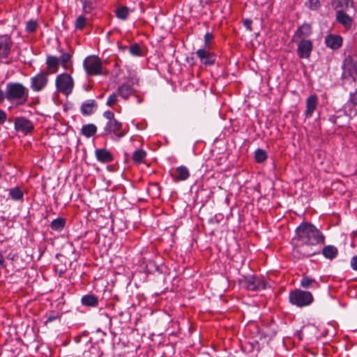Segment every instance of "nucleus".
<instances>
[{"mask_svg":"<svg viewBox=\"0 0 357 357\" xmlns=\"http://www.w3.org/2000/svg\"><path fill=\"white\" fill-rule=\"evenodd\" d=\"M86 24V19L83 15H79L77 17L75 23V29L77 30H82Z\"/></svg>","mask_w":357,"mask_h":357,"instance_id":"c9c22d12","label":"nucleus"},{"mask_svg":"<svg viewBox=\"0 0 357 357\" xmlns=\"http://www.w3.org/2000/svg\"><path fill=\"white\" fill-rule=\"evenodd\" d=\"M59 59V63L61 64L62 67L64 69H67L68 63L70 62L71 59V55L69 53L65 52L63 53Z\"/></svg>","mask_w":357,"mask_h":357,"instance_id":"72a5a7b5","label":"nucleus"},{"mask_svg":"<svg viewBox=\"0 0 357 357\" xmlns=\"http://www.w3.org/2000/svg\"><path fill=\"white\" fill-rule=\"evenodd\" d=\"M132 12V10L125 6H119L115 10L116 17L121 20L125 21L128 19V17Z\"/></svg>","mask_w":357,"mask_h":357,"instance_id":"5701e85b","label":"nucleus"},{"mask_svg":"<svg viewBox=\"0 0 357 357\" xmlns=\"http://www.w3.org/2000/svg\"><path fill=\"white\" fill-rule=\"evenodd\" d=\"M141 102H142V100H141V99H139V100H138V102H139V103H140Z\"/></svg>","mask_w":357,"mask_h":357,"instance_id":"864d4df0","label":"nucleus"},{"mask_svg":"<svg viewBox=\"0 0 357 357\" xmlns=\"http://www.w3.org/2000/svg\"><path fill=\"white\" fill-rule=\"evenodd\" d=\"M255 159L257 162L261 163L267 159V153L266 151L258 149L255 152Z\"/></svg>","mask_w":357,"mask_h":357,"instance_id":"7c9ffc66","label":"nucleus"},{"mask_svg":"<svg viewBox=\"0 0 357 357\" xmlns=\"http://www.w3.org/2000/svg\"><path fill=\"white\" fill-rule=\"evenodd\" d=\"M98 107L95 100L89 99L84 101L80 107V112L83 116H90L93 114Z\"/></svg>","mask_w":357,"mask_h":357,"instance_id":"dca6fc26","label":"nucleus"},{"mask_svg":"<svg viewBox=\"0 0 357 357\" xmlns=\"http://www.w3.org/2000/svg\"><path fill=\"white\" fill-rule=\"evenodd\" d=\"M313 49L310 40L302 39L298 43L297 54L301 59H309Z\"/></svg>","mask_w":357,"mask_h":357,"instance_id":"1a4fd4ad","label":"nucleus"},{"mask_svg":"<svg viewBox=\"0 0 357 357\" xmlns=\"http://www.w3.org/2000/svg\"><path fill=\"white\" fill-rule=\"evenodd\" d=\"M15 128L17 132L27 135L33 130V125L30 120L24 117H19L15 119Z\"/></svg>","mask_w":357,"mask_h":357,"instance_id":"9b49d317","label":"nucleus"},{"mask_svg":"<svg viewBox=\"0 0 357 357\" xmlns=\"http://www.w3.org/2000/svg\"><path fill=\"white\" fill-rule=\"evenodd\" d=\"M307 7L310 10H316L320 8L321 1L320 0H307Z\"/></svg>","mask_w":357,"mask_h":357,"instance_id":"e433bc0d","label":"nucleus"},{"mask_svg":"<svg viewBox=\"0 0 357 357\" xmlns=\"http://www.w3.org/2000/svg\"><path fill=\"white\" fill-rule=\"evenodd\" d=\"M47 73L40 72L31 79V88L35 92L43 90L48 83Z\"/></svg>","mask_w":357,"mask_h":357,"instance_id":"6e6552de","label":"nucleus"},{"mask_svg":"<svg viewBox=\"0 0 357 357\" xmlns=\"http://www.w3.org/2000/svg\"><path fill=\"white\" fill-rule=\"evenodd\" d=\"M321 252L325 258L331 260L337 257L338 254V250L335 246L329 245L324 246Z\"/></svg>","mask_w":357,"mask_h":357,"instance_id":"b1692460","label":"nucleus"},{"mask_svg":"<svg viewBox=\"0 0 357 357\" xmlns=\"http://www.w3.org/2000/svg\"><path fill=\"white\" fill-rule=\"evenodd\" d=\"M126 132L123 128V124L117 119L113 121L107 122L104 127L103 135L111 136L119 139L124 137Z\"/></svg>","mask_w":357,"mask_h":357,"instance_id":"0eeeda50","label":"nucleus"},{"mask_svg":"<svg viewBox=\"0 0 357 357\" xmlns=\"http://www.w3.org/2000/svg\"><path fill=\"white\" fill-rule=\"evenodd\" d=\"M6 98V91L4 92L1 88H0V105L4 101Z\"/></svg>","mask_w":357,"mask_h":357,"instance_id":"09e8293b","label":"nucleus"},{"mask_svg":"<svg viewBox=\"0 0 357 357\" xmlns=\"http://www.w3.org/2000/svg\"><path fill=\"white\" fill-rule=\"evenodd\" d=\"M291 240L293 256L297 259L320 253L317 246L324 243L325 237L320 230L310 222L301 223L295 231Z\"/></svg>","mask_w":357,"mask_h":357,"instance_id":"f257e3e1","label":"nucleus"},{"mask_svg":"<svg viewBox=\"0 0 357 357\" xmlns=\"http://www.w3.org/2000/svg\"><path fill=\"white\" fill-rule=\"evenodd\" d=\"M349 100L354 105H357V93L351 94Z\"/></svg>","mask_w":357,"mask_h":357,"instance_id":"49530a36","label":"nucleus"},{"mask_svg":"<svg viewBox=\"0 0 357 357\" xmlns=\"http://www.w3.org/2000/svg\"><path fill=\"white\" fill-rule=\"evenodd\" d=\"M352 0H334L333 6L337 11L346 12L349 8L353 7Z\"/></svg>","mask_w":357,"mask_h":357,"instance_id":"412c9836","label":"nucleus"},{"mask_svg":"<svg viewBox=\"0 0 357 357\" xmlns=\"http://www.w3.org/2000/svg\"><path fill=\"white\" fill-rule=\"evenodd\" d=\"M83 67L88 75L94 76L102 73V61L97 56L90 55L86 57L83 61Z\"/></svg>","mask_w":357,"mask_h":357,"instance_id":"423d86ee","label":"nucleus"},{"mask_svg":"<svg viewBox=\"0 0 357 357\" xmlns=\"http://www.w3.org/2000/svg\"><path fill=\"white\" fill-rule=\"evenodd\" d=\"M58 319V316L56 315V314H51V315H49L47 317V319L46 321H45V324H47L48 323H50L53 321H55L56 319Z\"/></svg>","mask_w":357,"mask_h":357,"instance_id":"c03bdc74","label":"nucleus"},{"mask_svg":"<svg viewBox=\"0 0 357 357\" xmlns=\"http://www.w3.org/2000/svg\"><path fill=\"white\" fill-rule=\"evenodd\" d=\"M59 59L55 56L48 55L46 59V70L48 74L56 73L59 70Z\"/></svg>","mask_w":357,"mask_h":357,"instance_id":"6ab92c4d","label":"nucleus"},{"mask_svg":"<svg viewBox=\"0 0 357 357\" xmlns=\"http://www.w3.org/2000/svg\"><path fill=\"white\" fill-rule=\"evenodd\" d=\"M29 89L20 82H8L6 87V98L17 105H24L29 99Z\"/></svg>","mask_w":357,"mask_h":357,"instance_id":"f03ea898","label":"nucleus"},{"mask_svg":"<svg viewBox=\"0 0 357 357\" xmlns=\"http://www.w3.org/2000/svg\"><path fill=\"white\" fill-rule=\"evenodd\" d=\"M197 56L199 59L201 63L205 66H212L215 63L216 56L214 53L211 52L209 49H199L196 52Z\"/></svg>","mask_w":357,"mask_h":357,"instance_id":"9d476101","label":"nucleus"},{"mask_svg":"<svg viewBox=\"0 0 357 357\" xmlns=\"http://www.w3.org/2000/svg\"><path fill=\"white\" fill-rule=\"evenodd\" d=\"M312 33V26L309 23H303L302 25L298 27L293 36V40H296L298 39L302 40L305 38L309 37Z\"/></svg>","mask_w":357,"mask_h":357,"instance_id":"4468645a","label":"nucleus"},{"mask_svg":"<svg viewBox=\"0 0 357 357\" xmlns=\"http://www.w3.org/2000/svg\"><path fill=\"white\" fill-rule=\"evenodd\" d=\"M66 220L63 218H57L50 223V227L53 231H61L66 226Z\"/></svg>","mask_w":357,"mask_h":357,"instance_id":"cd10ccee","label":"nucleus"},{"mask_svg":"<svg viewBox=\"0 0 357 357\" xmlns=\"http://www.w3.org/2000/svg\"><path fill=\"white\" fill-rule=\"evenodd\" d=\"M82 8L84 13H90L94 8L92 0H82Z\"/></svg>","mask_w":357,"mask_h":357,"instance_id":"473e14b6","label":"nucleus"},{"mask_svg":"<svg viewBox=\"0 0 357 357\" xmlns=\"http://www.w3.org/2000/svg\"><path fill=\"white\" fill-rule=\"evenodd\" d=\"M289 301L291 305L303 307L310 305L314 298L310 291L296 289L289 292Z\"/></svg>","mask_w":357,"mask_h":357,"instance_id":"7ed1b4c3","label":"nucleus"},{"mask_svg":"<svg viewBox=\"0 0 357 357\" xmlns=\"http://www.w3.org/2000/svg\"><path fill=\"white\" fill-rule=\"evenodd\" d=\"M38 27V24L37 21L31 20L26 22L25 31L27 33H33L35 32Z\"/></svg>","mask_w":357,"mask_h":357,"instance_id":"f704fd0d","label":"nucleus"},{"mask_svg":"<svg viewBox=\"0 0 357 357\" xmlns=\"http://www.w3.org/2000/svg\"><path fill=\"white\" fill-rule=\"evenodd\" d=\"M117 92L120 96L126 100L132 93L133 89L130 84H123L118 87Z\"/></svg>","mask_w":357,"mask_h":357,"instance_id":"bb28decb","label":"nucleus"},{"mask_svg":"<svg viewBox=\"0 0 357 357\" xmlns=\"http://www.w3.org/2000/svg\"><path fill=\"white\" fill-rule=\"evenodd\" d=\"M213 35L212 33L206 32L204 35V47L210 49V45L213 40Z\"/></svg>","mask_w":357,"mask_h":357,"instance_id":"4c0bfd02","label":"nucleus"},{"mask_svg":"<svg viewBox=\"0 0 357 357\" xmlns=\"http://www.w3.org/2000/svg\"><path fill=\"white\" fill-rule=\"evenodd\" d=\"M171 176L174 181H185L190 177V172L187 167L181 165L171 173Z\"/></svg>","mask_w":357,"mask_h":357,"instance_id":"a211bd4d","label":"nucleus"},{"mask_svg":"<svg viewBox=\"0 0 357 357\" xmlns=\"http://www.w3.org/2000/svg\"><path fill=\"white\" fill-rule=\"evenodd\" d=\"M55 86L59 92L68 96L73 92L74 80L69 74L61 73L56 76Z\"/></svg>","mask_w":357,"mask_h":357,"instance_id":"20e7f679","label":"nucleus"},{"mask_svg":"<svg viewBox=\"0 0 357 357\" xmlns=\"http://www.w3.org/2000/svg\"><path fill=\"white\" fill-rule=\"evenodd\" d=\"M319 100L316 94H312L306 99V106L304 112L305 118H310L312 116L314 111L317 108Z\"/></svg>","mask_w":357,"mask_h":357,"instance_id":"ddd939ff","label":"nucleus"},{"mask_svg":"<svg viewBox=\"0 0 357 357\" xmlns=\"http://www.w3.org/2000/svg\"><path fill=\"white\" fill-rule=\"evenodd\" d=\"M315 280L308 277H303L301 281V286L303 288H309Z\"/></svg>","mask_w":357,"mask_h":357,"instance_id":"58836bf2","label":"nucleus"},{"mask_svg":"<svg viewBox=\"0 0 357 357\" xmlns=\"http://www.w3.org/2000/svg\"><path fill=\"white\" fill-rule=\"evenodd\" d=\"M351 266L353 270L357 271V256H354L351 258Z\"/></svg>","mask_w":357,"mask_h":357,"instance_id":"37998d69","label":"nucleus"},{"mask_svg":"<svg viewBox=\"0 0 357 357\" xmlns=\"http://www.w3.org/2000/svg\"><path fill=\"white\" fill-rule=\"evenodd\" d=\"M118 96H119L118 92L112 93L107 100V105L112 107L113 105H114L118 100Z\"/></svg>","mask_w":357,"mask_h":357,"instance_id":"ea45409f","label":"nucleus"},{"mask_svg":"<svg viewBox=\"0 0 357 357\" xmlns=\"http://www.w3.org/2000/svg\"><path fill=\"white\" fill-rule=\"evenodd\" d=\"M7 119V115L6 112L1 109H0V125L3 124Z\"/></svg>","mask_w":357,"mask_h":357,"instance_id":"79ce46f5","label":"nucleus"},{"mask_svg":"<svg viewBox=\"0 0 357 357\" xmlns=\"http://www.w3.org/2000/svg\"><path fill=\"white\" fill-rule=\"evenodd\" d=\"M343 75L347 77L349 75L354 81L357 79V65L352 62L344 64Z\"/></svg>","mask_w":357,"mask_h":357,"instance_id":"4be33fe9","label":"nucleus"},{"mask_svg":"<svg viewBox=\"0 0 357 357\" xmlns=\"http://www.w3.org/2000/svg\"><path fill=\"white\" fill-rule=\"evenodd\" d=\"M129 52L134 56H142V50L138 43H134L129 47Z\"/></svg>","mask_w":357,"mask_h":357,"instance_id":"2f4dec72","label":"nucleus"},{"mask_svg":"<svg viewBox=\"0 0 357 357\" xmlns=\"http://www.w3.org/2000/svg\"><path fill=\"white\" fill-rule=\"evenodd\" d=\"M342 43L343 39L340 35L328 34L325 38L326 45L332 50L339 49L342 45Z\"/></svg>","mask_w":357,"mask_h":357,"instance_id":"2eb2a0df","label":"nucleus"},{"mask_svg":"<svg viewBox=\"0 0 357 357\" xmlns=\"http://www.w3.org/2000/svg\"><path fill=\"white\" fill-rule=\"evenodd\" d=\"M146 152L143 149L135 150L132 156V159L135 163L141 164L145 162Z\"/></svg>","mask_w":357,"mask_h":357,"instance_id":"c85d7f7f","label":"nucleus"},{"mask_svg":"<svg viewBox=\"0 0 357 357\" xmlns=\"http://www.w3.org/2000/svg\"><path fill=\"white\" fill-rule=\"evenodd\" d=\"M252 20H249V19H246L244 20L243 22V25L245 26V27L246 29H248V30L251 31V25H252Z\"/></svg>","mask_w":357,"mask_h":357,"instance_id":"a18cd8bd","label":"nucleus"},{"mask_svg":"<svg viewBox=\"0 0 357 357\" xmlns=\"http://www.w3.org/2000/svg\"><path fill=\"white\" fill-rule=\"evenodd\" d=\"M81 303L84 306L96 307L98 305V298L93 294H86L82 296Z\"/></svg>","mask_w":357,"mask_h":357,"instance_id":"393cba45","label":"nucleus"},{"mask_svg":"<svg viewBox=\"0 0 357 357\" xmlns=\"http://www.w3.org/2000/svg\"><path fill=\"white\" fill-rule=\"evenodd\" d=\"M336 120H337V117L336 116H332L329 118V121L333 123V124H335L336 123Z\"/></svg>","mask_w":357,"mask_h":357,"instance_id":"3c124183","label":"nucleus"},{"mask_svg":"<svg viewBox=\"0 0 357 357\" xmlns=\"http://www.w3.org/2000/svg\"><path fill=\"white\" fill-rule=\"evenodd\" d=\"M12 40L8 35L0 36V59L8 56L12 46Z\"/></svg>","mask_w":357,"mask_h":357,"instance_id":"f8f14e48","label":"nucleus"},{"mask_svg":"<svg viewBox=\"0 0 357 357\" xmlns=\"http://www.w3.org/2000/svg\"><path fill=\"white\" fill-rule=\"evenodd\" d=\"M120 48H121L122 50H126L127 48V47L124 46V47H121Z\"/></svg>","mask_w":357,"mask_h":357,"instance_id":"603ef678","label":"nucleus"},{"mask_svg":"<svg viewBox=\"0 0 357 357\" xmlns=\"http://www.w3.org/2000/svg\"><path fill=\"white\" fill-rule=\"evenodd\" d=\"M336 21L342 24L346 29H349L352 25V19L349 17L346 12L337 11L336 12Z\"/></svg>","mask_w":357,"mask_h":357,"instance_id":"aec40b11","label":"nucleus"},{"mask_svg":"<svg viewBox=\"0 0 357 357\" xmlns=\"http://www.w3.org/2000/svg\"><path fill=\"white\" fill-rule=\"evenodd\" d=\"M103 116L107 120V122H110L116 120L114 117V114L109 110L105 111L103 113Z\"/></svg>","mask_w":357,"mask_h":357,"instance_id":"a19ab883","label":"nucleus"},{"mask_svg":"<svg viewBox=\"0 0 357 357\" xmlns=\"http://www.w3.org/2000/svg\"><path fill=\"white\" fill-rule=\"evenodd\" d=\"M96 160L101 163H109L113 161L112 153L106 149H97L95 151Z\"/></svg>","mask_w":357,"mask_h":357,"instance_id":"f3484780","label":"nucleus"},{"mask_svg":"<svg viewBox=\"0 0 357 357\" xmlns=\"http://www.w3.org/2000/svg\"><path fill=\"white\" fill-rule=\"evenodd\" d=\"M241 284L249 291H261L267 287V282L264 278L256 275L244 276L241 280Z\"/></svg>","mask_w":357,"mask_h":357,"instance_id":"39448f33","label":"nucleus"},{"mask_svg":"<svg viewBox=\"0 0 357 357\" xmlns=\"http://www.w3.org/2000/svg\"><path fill=\"white\" fill-rule=\"evenodd\" d=\"M210 0H200L199 3L202 7H204L206 5L208 4Z\"/></svg>","mask_w":357,"mask_h":357,"instance_id":"8fccbe9b","label":"nucleus"},{"mask_svg":"<svg viewBox=\"0 0 357 357\" xmlns=\"http://www.w3.org/2000/svg\"><path fill=\"white\" fill-rule=\"evenodd\" d=\"M6 267L5 259L1 252H0V268Z\"/></svg>","mask_w":357,"mask_h":357,"instance_id":"de8ad7c7","label":"nucleus"},{"mask_svg":"<svg viewBox=\"0 0 357 357\" xmlns=\"http://www.w3.org/2000/svg\"><path fill=\"white\" fill-rule=\"evenodd\" d=\"M9 197L13 201H22L24 193L19 187L10 188L9 190Z\"/></svg>","mask_w":357,"mask_h":357,"instance_id":"c756f323","label":"nucleus"},{"mask_svg":"<svg viewBox=\"0 0 357 357\" xmlns=\"http://www.w3.org/2000/svg\"><path fill=\"white\" fill-rule=\"evenodd\" d=\"M97 130V126L95 124H86L82 127L81 134L84 137L89 138L96 135Z\"/></svg>","mask_w":357,"mask_h":357,"instance_id":"a878e982","label":"nucleus"}]
</instances>
